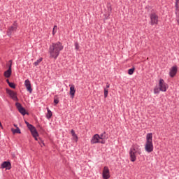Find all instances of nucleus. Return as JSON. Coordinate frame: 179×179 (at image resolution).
I'll use <instances>...</instances> for the list:
<instances>
[{"instance_id":"f257e3e1","label":"nucleus","mask_w":179,"mask_h":179,"mask_svg":"<svg viewBox=\"0 0 179 179\" xmlns=\"http://www.w3.org/2000/svg\"><path fill=\"white\" fill-rule=\"evenodd\" d=\"M62 50H64V45H62V43L59 41L52 43L49 46L48 50L50 58L57 59V58L59 57V54H61Z\"/></svg>"},{"instance_id":"f03ea898","label":"nucleus","mask_w":179,"mask_h":179,"mask_svg":"<svg viewBox=\"0 0 179 179\" xmlns=\"http://www.w3.org/2000/svg\"><path fill=\"white\" fill-rule=\"evenodd\" d=\"M25 124L28 128V129L30 131L33 138H34L35 141H38V132L37 131V129L34 126H33L31 124L29 123V122L25 121Z\"/></svg>"},{"instance_id":"7ed1b4c3","label":"nucleus","mask_w":179,"mask_h":179,"mask_svg":"<svg viewBox=\"0 0 179 179\" xmlns=\"http://www.w3.org/2000/svg\"><path fill=\"white\" fill-rule=\"evenodd\" d=\"M150 26H155L159 24V15L157 13L153 12L150 15Z\"/></svg>"},{"instance_id":"20e7f679","label":"nucleus","mask_w":179,"mask_h":179,"mask_svg":"<svg viewBox=\"0 0 179 179\" xmlns=\"http://www.w3.org/2000/svg\"><path fill=\"white\" fill-rule=\"evenodd\" d=\"M159 87L161 92H167L169 85H167V83H166V82H164V80H163V78H161L159 81Z\"/></svg>"},{"instance_id":"39448f33","label":"nucleus","mask_w":179,"mask_h":179,"mask_svg":"<svg viewBox=\"0 0 179 179\" xmlns=\"http://www.w3.org/2000/svg\"><path fill=\"white\" fill-rule=\"evenodd\" d=\"M16 30H17V22L15 21L13 25L8 28L7 35L10 36L13 33H15Z\"/></svg>"},{"instance_id":"423d86ee","label":"nucleus","mask_w":179,"mask_h":179,"mask_svg":"<svg viewBox=\"0 0 179 179\" xmlns=\"http://www.w3.org/2000/svg\"><path fill=\"white\" fill-rule=\"evenodd\" d=\"M129 151L137 153L138 155H142V150H141L140 146L138 144L133 145L131 147Z\"/></svg>"},{"instance_id":"0eeeda50","label":"nucleus","mask_w":179,"mask_h":179,"mask_svg":"<svg viewBox=\"0 0 179 179\" xmlns=\"http://www.w3.org/2000/svg\"><path fill=\"white\" fill-rule=\"evenodd\" d=\"M111 176H110V169L108 166H104L102 172V178L109 179Z\"/></svg>"},{"instance_id":"6e6552de","label":"nucleus","mask_w":179,"mask_h":179,"mask_svg":"<svg viewBox=\"0 0 179 179\" xmlns=\"http://www.w3.org/2000/svg\"><path fill=\"white\" fill-rule=\"evenodd\" d=\"M145 150L148 152V153H152V152H153V142H146Z\"/></svg>"},{"instance_id":"1a4fd4ad","label":"nucleus","mask_w":179,"mask_h":179,"mask_svg":"<svg viewBox=\"0 0 179 179\" xmlns=\"http://www.w3.org/2000/svg\"><path fill=\"white\" fill-rule=\"evenodd\" d=\"M6 92L8 94H9L10 97L14 100V101H17V100H19L17 99V94L16 92L8 89L6 90Z\"/></svg>"},{"instance_id":"9d476101","label":"nucleus","mask_w":179,"mask_h":179,"mask_svg":"<svg viewBox=\"0 0 179 179\" xmlns=\"http://www.w3.org/2000/svg\"><path fill=\"white\" fill-rule=\"evenodd\" d=\"M9 63L8 69L4 72L5 78H10L12 75V60H9Z\"/></svg>"},{"instance_id":"9b49d317","label":"nucleus","mask_w":179,"mask_h":179,"mask_svg":"<svg viewBox=\"0 0 179 179\" xmlns=\"http://www.w3.org/2000/svg\"><path fill=\"white\" fill-rule=\"evenodd\" d=\"M15 106L19 111V113H20V114H22V115H26V109H24V108H23V106H22V104L20 103H15Z\"/></svg>"},{"instance_id":"f8f14e48","label":"nucleus","mask_w":179,"mask_h":179,"mask_svg":"<svg viewBox=\"0 0 179 179\" xmlns=\"http://www.w3.org/2000/svg\"><path fill=\"white\" fill-rule=\"evenodd\" d=\"M1 169H6V170H10L12 169V164L9 161H5L1 164Z\"/></svg>"},{"instance_id":"ddd939ff","label":"nucleus","mask_w":179,"mask_h":179,"mask_svg":"<svg viewBox=\"0 0 179 179\" xmlns=\"http://www.w3.org/2000/svg\"><path fill=\"white\" fill-rule=\"evenodd\" d=\"M24 86L26 87L27 92H29V93H33L31 83H30V80L29 79L25 80Z\"/></svg>"},{"instance_id":"4468645a","label":"nucleus","mask_w":179,"mask_h":179,"mask_svg":"<svg viewBox=\"0 0 179 179\" xmlns=\"http://www.w3.org/2000/svg\"><path fill=\"white\" fill-rule=\"evenodd\" d=\"M178 71V69L177 68V66H172L169 71L170 77L174 78L175 76L177 75Z\"/></svg>"},{"instance_id":"2eb2a0df","label":"nucleus","mask_w":179,"mask_h":179,"mask_svg":"<svg viewBox=\"0 0 179 179\" xmlns=\"http://www.w3.org/2000/svg\"><path fill=\"white\" fill-rule=\"evenodd\" d=\"M96 143H100V135L95 134L91 139V144L94 145Z\"/></svg>"},{"instance_id":"dca6fc26","label":"nucleus","mask_w":179,"mask_h":179,"mask_svg":"<svg viewBox=\"0 0 179 179\" xmlns=\"http://www.w3.org/2000/svg\"><path fill=\"white\" fill-rule=\"evenodd\" d=\"M175 8H176V20L179 25V0H176Z\"/></svg>"},{"instance_id":"f3484780","label":"nucleus","mask_w":179,"mask_h":179,"mask_svg":"<svg viewBox=\"0 0 179 179\" xmlns=\"http://www.w3.org/2000/svg\"><path fill=\"white\" fill-rule=\"evenodd\" d=\"M70 96L71 99H73L75 97V93H76V90H75V85H70Z\"/></svg>"},{"instance_id":"a211bd4d","label":"nucleus","mask_w":179,"mask_h":179,"mask_svg":"<svg viewBox=\"0 0 179 179\" xmlns=\"http://www.w3.org/2000/svg\"><path fill=\"white\" fill-rule=\"evenodd\" d=\"M136 153L137 152H134L132 151H129V157H130V160L131 162H136Z\"/></svg>"},{"instance_id":"6ab92c4d","label":"nucleus","mask_w":179,"mask_h":179,"mask_svg":"<svg viewBox=\"0 0 179 179\" xmlns=\"http://www.w3.org/2000/svg\"><path fill=\"white\" fill-rule=\"evenodd\" d=\"M99 139H101V141H106L108 139V134H107L106 131H103L99 135Z\"/></svg>"},{"instance_id":"aec40b11","label":"nucleus","mask_w":179,"mask_h":179,"mask_svg":"<svg viewBox=\"0 0 179 179\" xmlns=\"http://www.w3.org/2000/svg\"><path fill=\"white\" fill-rule=\"evenodd\" d=\"M146 142H153V134L148 133L146 136Z\"/></svg>"},{"instance_id":"412c9836","label":"nucleus","mask_w":179,"mask_h":179,"mask_svg":"<svg viewBox=\"0 0 179 179\" xmlns=\"http://www.w3.org/2000/svg\"><path fill=\"white\" fill-rule=\"evenodd\" d=\"M47 111L48 113H46V118L47 120H50V118H51L52 117V112H51V110H50V108H47Z\"/></svg>"},{"instance_id":"4be33fe9","label":"nucleus","mask_w":179,"mask_h":179,"mask_svg":"<svg viewBox=\"0 0 179 179\" xmlns=\"http://www.w3.org/2000/svg\"><path fill=\"white\" fill-rule=\"evenodd\" d=\"M11 131L13 134H22L19 127H17L16 129H11Z\"/></svg>"},{"instance_id":"5701e85b","label":"nucleus","mask_w":179,"mask_h":179,"mask_svg":"<svg viewBox=\"0 0 179 179\" xmlns=\"http://www.w3.org/2000/svg\"><path fill=\"white\" fill-rule=\"evenodd\" d=\"M42 61H43V57H40L37 61H36L34 63V65L35 66H38V65L40 64V63H41Z\"/></svg>"},{"instance_id":"b1692460","label":"nucleus","mask_w":179,"mask_h":179,"mask_svg":"<svg viewBox=\"0 0 179 179\" xmlns=\"http://www.w3.org/2000/svg\"><path fill=\"white\" fill-rule=\"evenodd\" d=\"M161 90L160 88L159 87H155L154 88V94H159V93H160Z\"/></svg>"},{"instance_id":"393cba45","label":"nucleus","mask_w":179,"mask_h":179,"mask_svg":"<svg viewBox=\"0 0 179 179\" xmlns=\"http://www.w3.org/2000/svg\"><path fill=\"white\" fill-rule=\"evenodd\" d=\"M135 71V67H132L131 69L128 70L129 75H134V72Z\"/></svg>"},{"instance_id":"a878e982","label":"nucleus","mask_w":179,"mask_h":179,"mask_svg":"<svg viewBox=\"0 0 179 179\" xmlns=\"http://www.w3.org/2000/svg\"><path fill=\"white\" fill-rule=\"evenodd\" d=\"M108 96V89L104 88V97L105 99H107Z\"/></svg>"},{"instance_id":"bb28decb","label":"nucleus","mask_w":179,"mask_h":179,"mask_svg":"<svg viewBox=\"0 0 179 179\" xmlns=\"http://www.w3.org/2000/svg\"><path fill=\"white\" fill-rule=\"evenodd\" d=\"M74 47L76 51H78L79 48H80V46H79V43L78 42H75Z\"/></svg>"},{"instance_id":"cd10ccee","label":"nucleus","mask_w":179,"mask_h":179,"mask_svg":"<svg viewBox=\"0 0 179 179\" xmlns=\"http://www.w3.org/2000/svg\"><path fill=\"white\" fill-rule=\"evenodd\" d=\"M8 86H9L10 87H11L12 89H15V88H16V85H15V83H10L8 84Z\"/></svg>"},{"instance_id":"c85d7f7f","label":"nucleus","mask_w":179,"mask_h":179,"mask_svg":"<svg viewBox=\"0 0 179 179\" xmlns=\"http://www.w3.org/2000/svg\"><path fill=\"white\" fill-rule=\"evenodd\" d=\"M57 29H58V27L57 25H55L52 30L53 36L55 35V33H57Z\"/></svg>"},{"instance_id":"c756f323","label":"nucleus","mask_w":179,"mask_h":179,"mask_svg":"<svg viewBox=\"0 0 179 179\" xmlns=\"http://www.w3.org/2000/svg\"><path fill=\"white\" fill-rule=\"evenodd\" d=\"M71 134L72 136H75V135H76V133H75V130H73V129H71Z\"/></svg>"},{"instance_id":"7c9ffc66","label":"nucleus","mask_w":179,"mask_h":179,"mask_svg":"<svg viewBox=\"0 0 179 179\" xmlns=\"http://www.w3.org/2000/svg\"><path fill=\"white\" fill-rule=\"evenodd\" d=\"M74 141H76V142H78V135L75 134V136H73Z\"/></svg>"},{"instance_id":"2f4dec72","label":"nucleus","mask_w":179,"mask_h":179,"mask_svg":"<svg viewBox=\"0 0 179 179\" xmlns=\"http://www.w3.org/2000/svg\"><path fill=\"white\" fill-rule=\"evenodd\" d=\"M54 103H55V104H58V103H59V100L54 99Z\"/></svg>"},{"instance_id":"473e14b6","label":"nucleus","mask_w":179,"mask_h":179,"mask_svg":"<svg viewBox=\"0 0 179 179\" xmlns=\"http://www.w3.org/2000/svg\"><path fill=\"white\" fill-rule=\"evenodd\" d=\"M99 143H102V145H104V143H106V141L102 140L101 141H99Z\"/></svg>"},{"instance_id":"72a5a7b5","label":"nucleus","mask_w":179,"mask_h":179,"mask_svg":"<svg viewBox=\"0 0 179 179\" xmlns=\"http://www.w3.org/2000/svg\"><path fill=\"white\" fill-rule=\"evenodd\" d=\"M110 87V84L107 83L106 85V89H108Z\"/></svg>"},{"instance_id":"f704fd0d","label":"nucleus","mask_w":179,"mask_h":179,"mask_svg":"<svg viewBox=\"0 0 179 179\" xmlns=\"http://www.w3.org/2000/svg\"><path fill=\"white\" fill-rule=\"evenodd\" d=\"M6 82H7L8 85H9V83H10V82L8 79L6 80Z\"/></svg>"},{"instance_id":"c9c22d12","label":"nucleus","mask_w":179,"mask_h":179,"mask_svg":"<svg viewBox=\"0 0 179 179\" xmlns=\"http://www.w3.org/2000/svg\"><path fill=\"white\" fill-rule=\"evenodd\" d=\"M111 10H112V9H111V8H108V12H111Z\"/></svg>"},{"instance_id":"e433bc0d","label":"nucleus","mask_w":179,"mask_h":179,"mask_svg":"<svg viewBox=\"0 0 179 179\" xmlns=\"http://www.w3.org/2000/svg\"><path fill=\"white\" fill-rule=\"evenodd\" d=\"M14 127H15V128H18L17 124H14Z\"/></svg>"},{"instance_id":"4c0bfd02","label":"nucleus","mask_w":179,"mask_h":179,"mask_svg":"<svg viewBox=\"0 0 179 179\" xmlns=\"http://www.w3.org/2000/svg\"><path fill=\"white\" fill-rule=\"evenodd\" d=\"M0 127H2V123H1V122H0Z\"/></svg>"}]
</instances>
